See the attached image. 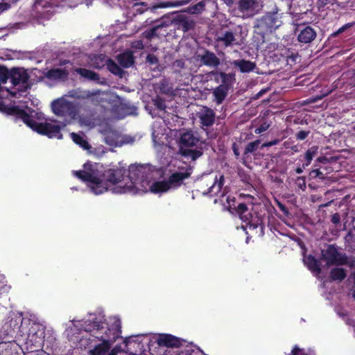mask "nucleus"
<instances>
[{"label": "nucleus", "mask_w": 355, "mask_h": 355, "mask_svg": "<svg viewBox=\"0 0 355 355\" xmlns=\"http://www.w3.org/2000/svg\"><path fill=\"white\" fill-rule=\"evenodd\" d=\"M103 317H94L92 320H87L83 324L84 330L90 332L92 335L102 340V343L96 345L89 351L90 355H104L111 347L121 333V322L119 320L114 322L113 328L107 327Z\"/></svg>", "instance_id": "nucleus-1"}, {"label": "nucleus", "mask_w": 355, "mask_h": 355, "mask_svg": "<svg viewBox=\"0 0 355 355\" xmlns=\"http://www.w3.org/2000/svg\"><path fill=\"white\" fill-rule=\"evenodd\" d=\"M235 201L234 197L227 196V202L229 208L234 209L236 214L246 224L245 227L242 226V227L248 228L250 230L254 231L256 234L262 236L264 233V224L262 219L258 216L254 217L245 203H239L237 207H235Z\"/></svg>", "instance_id": "nucleus-2"}, {"label": "nucleus", "mask_w": 355, "mask_h": 355, "mask_svg": "<svg viewBox=\"0 0 355 355\" xmlns=\"http://www.w3.org/2000/svg\"><path fill=\"white\" fill-rule=\"evenodd\" d=\"M51 108L55 115L64 117L66 123H70L78 114L76 106L72 102L64 99L53 101Z\"/></svg>", "instance_id": "nucleus-3"}, {"label": "nucleus", "mask_w": 355, "mask_h": 355, "mask_svg": "<svg viewBox=\"0 0 355 355\" xmlns=\"http://www.w3.org/2000/svg\"><path fill=\"white\" fill-rule=\"evenodd\" d=\"M321 257L328 266H344L348 264V257L345 252L339 251L336 244H329L322 250Z\"/></svg>", "instance_id": "nucleus-4"}, {"label": "nucleus", "mask_w": 355, "mask_h": 355, "mask_svg": "<svg viewBox=\"0 0 355 355\" xmlns=\"http://www.w3.org/2000/svg\"><path fill=\"white\" fill-rule=\"evenodd\" d=\"M355 26V21L345 24L338 30L333 32L327 38L329 45L340 47L352 37L354 31L352 28Z\"/></svg>", "instance_id": "nucleus-5"}, {"label": "nucleus", "mask_w": 355, "mask_h": 355, "mask_svg": "<svg viewBox=\"0 0 355 355\" xmlns=\"http://www.w3.org/2000/svg\"><path fill=\"white\" fill-rule=\"evenodd\" d=\"M74 174L83 182H88L91 190L95 194H101L106 191L105 182L101 178L94 175L93 173L80 170L75 171Z\"/></svg>", "instance_id": "nucleus-6"}, {"label": "nucleus", "mask_w": 355, "mask_h": 355, "mask_svg": "<svg viewBox=\"0 0 355 355\" xmlns=\"http://www.w3.org/2000/svg\"><path fill=\"white\" fill-rule=\"evenodd\" d=\"M32 12L37 19L48 20L53 15V4L49 0H36Z\"/></svg>", "instance_id": "nucleus-7"}, {"label": "nucleus", "mask_w": 355, "mask_h": 355, "mask_svg": "<svg viewBox=\"0 0 355 355\" xmlns=\"http://www.w3.org/2000/svg\"><path fill=\"white\" fill-rule=\"evenodd\" d=\"M128 177L135 187L143 186L148 178V168L141 164L131 165L128 169Z\"/></svg>", "instance_id": "nucleus-8"}, {"label": "nucleus", "mask_w": 355, "mask_h": 355, "mask_svg": "<svg viewBox=\"0 0 355 355\" xmlns=\"http://www.w3.org/2000/svg\"><path fill=\"white\" fill-rule=\"evenodd\" d=\"M32 129L39 134L46 135L49 138L57 137L61 139L62 137V135L60 132L61 127L54 123L48 122L38 123L35 121Z\"/></svg>", "instance_id": "nucleus-9"}, {"label": "nucleus", "mask_w": 355, "mask_h": 355, "mask_svg": "<svg viewBox=\"0 0 355 355\" xmlns=\"http://www.w3.org/2000/svg\"><path fill=\"white\" fill-rule=\"evenodd\" d=\"M126 170L123 167H116V168H109L105 170L101 179L105 182L106 191L109 187L114 185L123 180Z\"/></svg>", "instance_id": "nucleus-10"}, {"label": "nucleus", "mask_w": 355, "mask_h": 355, "mask_svg": "<svg viewBox=\"0 0 355 355\" xmlns=\"http://www.w3.org/2000/svg\"><path fill=\"white\" fill-rule=\"evenodd\" d=\"M6 112L12 116H14L17 119L21 120L27 126L31 129L35 125V121L33 119L32 116L30 115L26 110L20 108L17 105H12L7 107Z\"/></svg>", "instance_id": "nucleus-11"}, {"label": "nucleus", "mask_w": 355, "mask_h": 355, "mask_svg": "<svg viewBox=\"0 0 355 355\" xmlns=\"http://www.w3.org/2000/svg\"><path fill=\"white\" fill-rule=\"evenodd\" d=\"M191 175L190 169H187L184 172L176 171L173 173L166 180L170 189H177L180 187L184 180L189 178Z\"/></svg>", "instance_id": "nucleus-12"}, {"label": "nucleus", "mask_w": 355, "mask_h": 355, "mask_svg": "<svg viewBox=\"0 0 355 355\" xmlns=\"http://www.w3.org/2000/svg\"><path fill=\"white\" fill-rule=\"evenodd\" d=\"M211 74L214 76V80L216 83L221 82L220 85H223L230 89L236 80V75L234 73H227L223 71H214Z\"/></svg>", "instance_id": "nucleus-13"}, {"label": "nucleus", "mask_w": 355, "mask_h": 355, "mask_svg": "<svg viewBox=\"0 0 355 355\" xmlns=\"http://www.w3.org/2000/svg\"><path fill=\"white\" fill-rule=\"evenodd\" d=\"M157 343L160 347H179L182 345V340L171 334H162L158 336Z\"/></svg>", "instance_id": "nucleus-14"}, {"label": "nucleus", "mask_w": 355, "mask_h": 355, "mask_svg": "<svg viewBox=\"0 0 355 355\" xmlns=\"http://www.w3.org/2000/svg\"><path fill=\"white\" fill-rule=\"evenodd\" d=\"M10 81L13 86L25 84L28 81L29 75L26 70L21 68H12L10 71Z\"/></svg>", "instance_id": "nucleus-15"}, {"label": "nucleus", "mask_w": 355, "mask_h": 355, "mask_svg": "<svg viewBox=\"0 0 355 355\" xmlns=\"http://www.w3.org/2000/svg\"><path fill=\"white\" fill-rule=\"evenodd\" d=\"M198 58L201 64L207 67L216 68L220 64V59L216 55L208 49H204L203 53L199 55Z\"/></svg>", "instance_id": "nucleus-16"}, {"label": "nucleus", "mask_w": 355, "mask_h": 355, "mask_svg": "<svg viewBox=\"0 0 355 355\" xmlns=\"http://www.w3.org/2000/svg\"><path fill=\"white\" fill-rule=\"evenodd\" d=\"M216 42L225 48L238 44L235 34L230 30L222 31L216 38Z\"/></svg>", "instance_id": "nucleus-17"}, {"label": "nucleus", "mask_w": 355, "mask_h": 355, "mask_svg": "<svg viewBox=\"0 0 355 355\" xmlns=\"http://www.w3.org/2000/svg\"><path fill=\"white\" fill-rule=\"evenodd\" d=\"M316 35L317 33L315 29L310 26H306L300 30L297 35V40L301 43L309 44L315 39Z\"/></svg>", "instance_id": "nucleus-18"}, {"label": "nucleus", "mask_w": 355, "mask_h": 355, "mask_svg": "<svg viewBox=\"0 0 355 355\" xmlns=\"http://www.w3.org/2000/svg\"><path fill=\"white\" fill-rule=\"evenodd\" d=\"M69 76V71L66 69L53 68L45 73V77L52 80H65Z\"/></svg>", "instance_id": "nucleus-19"}, {"label": "nucleus", "mask_w": 355, "mask_h": 355, "mask_svg": "<svg viewBox=\"0 0 355 355\" xmlns=\"http://www.w3.org/2000/svg\"><path fill=\"white\" fill-rule=\"evenodd\" d=\"M198 141V138L194 136L192 131L182 133L180 138V146L187 148L196 146Z\"/></svg>", "instance_id": "nucleus-20"}, {"label": "nucleus", "mask_w": 355, "mask_h": 355, "mask_svg": "<svg viewBox=\"0 0 355 355\" xmlns=\"http://www.w3.org/2000/svg\"><path fill=\"white\" fill-rule=\"evenodd\" d=\"M216 114L213 110L205 107L204 112L199 116L202 126H211L215 122Z\"/></svg>", "instance_id": "nucleus-21"}, {"label": "nucleus", "mask_w": 355, "mask_h": 355, "mask_svg": "<svg viewBox=\"0 0 355 355\" xmlns=\"http://www.w3.org/2000/svg\"><path fill=\"white\" fill-rule=\"evenodd\" d=\"M225 178L223 175H220L219 179L216 178L211 185L207 191H202L203 195H209L210 196H216L221 190L224 184Z\"/></svg>", "instance_id": "nucleus-22"}, {"label": "nucleus", "mask_w": 355, "mask_h": 355, "mask_svg": "<svg viewBox=\"0 0 355 355\" xmlns=\"http://www.w3.org/2000/svg\"><path fill=\"white\" fill-rule=\"evenodd\" d=\"M232 64L239 67L241 73H250L256 68L255 62L244 59L234 60Z\"/></svg>", "instance_id": "nucleus-23"}, {"label": "nucleus", "mask_w": 355, "mask_h": 355, "mask_svg": "<svg viewBox=\"0 0 355 355\" xmlns=\"http://www.w3.org/2000/svg\"><path fill=\"white\" fill-rule=\"evenodd\" d=\"M191 0H176L171 1H164L158 3L155 5H153L150 10L151 11H155L157 8H171V7H178L181 6H184L189 3Z\"/></svg>", "instance_id": "nucleus-24"}, {"label": "nucleus", "mask_w": 355, "mask_h": 355, "mask_svg": "<svg viewBox=\"0 0 355 355\" xmlns=\"http://www.w3.org/2000/svg\"><path fill=\"white\" fill-rule=\"evenodd\" d=\"M261 22L270 31L277 29L281 25V21H279L278 17L274 14L264 16Z\"/></svg>", "instance_id": "nucleus-25"}, {"label": "nucleus", "mask_w": 355, "mask_h": 355, "mask_svg": "<svg viewBox=\"0 0 355 355\" xmlns=\"http://www.w3.org/2000/svg\"><path fill=\"white\" fill-rule=\"evenodd\" d=\"M347 277L346 270L340 268V267H334L330 270L329 278L331 282H342Z\"/></svg>", "instance_id": "nucleus-26"}, {"label": "nucleus", "mask_w": 355, "mask_h": 355, "mask_svg": "<svg viewBox=\"0 0 355 355\" xmlns=\"http://www.w3.org/2000/svg\"><path fill=\"white\" fill-rule=\"evenodd\" d=\"M74 71L87 80L98 81L100 80L99 74L90 69L80 67L76 68Z\"/></svg>", "instance_id": "nucleus-27"}, {"label": "nucleus", "mask_w": 355, "mask_h": 355, "mask_svg": "<svg viewBox=\"0 0 355 355\" xmlns=\"http://www.w3.org/2000/svg\"><path fill=\"white\" fill-rule=\"evenodd\" d=\"M280 55L286 60L288 64L292 65L295 63L296 59L298 57V53L291 49L283 48L281 49Z\"/></svg>", "instance_id": "nucleus-28"}, {"label": "nucleus", "mask_w": 355, "mask_h": 355, "mask_svg": "<svg viewBox=\"0 0 355 355\" xmlns=\"http://www.w3.org/2000/svg\"><path fill=\"white\" fill-rule=\"evenodd\" d=\"M230 89L224 87L223 85L217 86L213 91L214 101L217 105H220L227 97Z\"/></svg>", "instance_id": "nucleus-29"}, {"label": "nucleus", "mask_w": 355, "mask_h": 355, "mask_svg": "<svg viewBox=\"0 0 355 355\" xmlns=\"http://www.w3.org/2000/svg\"><path fill=\"white\" fill-rule=\"evenodd\" d=\"M304 264L312 272L320 273L322 270L320 261L313 255L307 256L304 260Z\"/></svg>", "instance_id": "nucleus-30"}, {"label": "nucleus", "mask_w": 355, "mask_h": 355, "mask_svg": "<svg viewBox=\"0 0 355 355\" xmlns=\"http://www.w3.org/2000/svg\"><path fill=\"white\" fill-rule=\"evenodd\" d=\"M170 190L166 180L157 181L150 186V191L153 193H164Z\"/></svg>", "instance_id": "nucleus-31"}, {"label": "nucleus", "mask_w": 355, "mask_h": 355, "mask_svg": "<svg viewBox=\"0 0 355 355\" xmlns=\"http://www.w3.org/2000/svg\"><path fill=\"white\" fill-rule=\"evenodd\" d=\"M117 60L119 64L124 68L131 67L135 62L133 55L130 52L120 54L118 56Z\"/></svg>", "instance_id": "nucleus-32"}, {"label": "nucleus", "mask_w": 355, "mask_h": 355, "mask_svg": "<svg viewBox=\"0 0 355 355\" xmlns=\"http://www.w3.org/2000/svg\"><path fill=\"white\" fill-rule=\"evenodd\" d=\"M318 146H313L306 151L303 159H300L302 162L304 167H307L310 165L313 157L318 153Z\"/></svg>", "instance_id": "nucleus-33"}, {"label": "nucleus", "mask_w": 355, "mask_h": 355, "mask_svg": "<svg viewBox=\"0 0 355 355\" xmlns=\"http://www.w3.org/2000/svg\"><path fill=\"white\" fill-rule=\"evenodd\" d=\"M176 21L178 24V27L181 28L184 32H187L193 27V22L192 20L188 19L184 15H179L176 18Z\"/></svg>", "instance_id": "nucleus-34"}, {"label": "nucleus", "mask_w": 355, "mask_h": 355, "mask_svg": "<svg viewBox=\"0 0 355 355\" xmlns=\"http://www.w3.org/2000/svg\"><path fill=\"white\" fill-rule=\"evenodd\" d=\"M180 154L185 157H189L192 160H196L202 155V152L200 150L190 149L180 146Z\"/></svg>", "instance_id": "nucleus-35"}, {"label": "nucleus", "mask_w": 355, "mask_h": 355, "mask_svg": "<svg viewBox=\"0 0 355 355\" xmlns=\"http://www.w3.org/2000/svg\"><path fill=\"white\" fill-rule=\"evenodd\" d=\"M165 26H166V24L164 22H162L149 30H146L143 33V35L146 39L150 40L155 37H159V33H158V31Z\"/></svg>", "instance_id": "nucleus-36"}, {"label": "nucleus", "mask_w": 355, "mask_h": 355, "mask_svg": "<svg viewBox=\"0 0 355 355\" xmlns=\"http://www.w3.org/2000/svg\"><path fill=\"white\" fill-rule=\"evenodd\" d=\"M107 70L112 73L122 76L123 73V69L111 58H109L106 62Z\"/></svg>", "instance_id": "nucleus-37"}, {"label": "nucleus", "mask_w": 355, "mask_h": 355, "mask_svg": "<svg viewBox=\"0 0 355 355\" xmlns=\"http://www.w3.org/2000/svg\"><path fill=\"white\" fill-rule=\"evenodd\" d=\"M345 243L349 252H355V234L352 231L348 232L345 236Z\"/></svg>", "instance_id": "nucleus-38"}, {"label": "nucleus", "mask_w": 355, "mask_h": 355, "mask_svg": "<svg viewBox=\"0 0 355 355\" xmlns=\"http://www.w3.org/2000/svg\"><path fill=\"white\" fill-rule=\"evenodd\" d=\"M71 137L75 144L79 145L83 149L88 150L90 148V145L87 141L84 139V138L79 134L72 132L71 134Z\"/></svg>", "instance_id": "nucleus-39"}, {"label": "nucleus", "mask_w": 355, "mask_h": 355, "mask_svg": "<svg viewBox=\"0 0 355 355\" xmlns=\"http://www.w3.org/2000/svg\"><path fill=\"white\" fill-rule=\"evenodd\" d=\"M256 4L254 0H240L239 1V10L241 12H247L252 9Z\"/></svg>", "instance_id": "nucleus-40"}, {"label": "nucleus", "mask_w": 355, "mask_h": 355, "mask_svg": "<svg viewBox=\"0 0 355 355\" xmlns=\"http://www.w3.org/2000/svg\"><path fill=\"white\" fill-rule=\"evenodd\" d=\"M261 144V141L259 139H257L254 141L248 143L244 150V155H246L249 153H254L257 150L259 145Z\"/></svg>", "instance_id": "nucleus-41"}, {"label": "nucleus", "mask_w": 355, "mask_h": 355, "mask_svg": "<svg viewBox=\"0 0 355 355\" xmlns=\"http://www.w3.org/2000/svg\"><path fill=\"white\" fill-rule=\"evenodd\" d=\"M205 3L203 1H199L196 4L191 6L188 8L189 12L191 14L200 13L205 9Z\"/></svg>", "instance_id": "nucleus-42"}, {"label": "nucleus", "mask_w": 355, "mask_h": 355, "mask_svg": "<svg viewBox=\"0 0 355 355\" xmlns=\"http://www.w3.org/2000/svg\"><path fill=\"white\" fill-rule=\"evenodd\" d=\"M159 88L162 93L168 94L171 92L168 81L166 79L162 80L159 83Z\"/></svg>", "instance_id": "nucleus-43"}, {"label": "nucleus", "mask_w": 355, "mask_h": 355, "mask_svg": "<svg viewBox=\"0 0 355 355\" xmlns=\"http://www.w3.org/2000/svg\"><path fill=\"white\" fill-rule=\"evenodd\" d=\"M309 175L312 178H318L322 180L326 179L325 174L321 171V168L313 169Z\"/></svg>", "instance_id": "nucleus-44"}, {"label": "nucleus", "mask_w": 355, "mask_h": 355, "mask_svg": "<svg viewBox=\"0 0 355 355\" xmlns=\"http://www.w3.org/2000/svg\"><path fill=\"white\" fill-rule=\"evenodd\" d=\"M154 105L157 109L159 110H164L166 107L165 101L162 98L157 96L154 100Z\"/></svg>", "instance_id": "nucleus-45"}, {"label": "nucleus", "mask_w": 355, "mask_h": 355, "mask_svg": "<svg viewBox=\"0 0 355 355\" xmlns=\"http://www.w3.org/2000/svg\"><path fill=\"white\" fill-rule=\"evenodd\" d=\"M288 355H310L309 353L306 352V350L303 348H300L297 345H295L290 354Z\"/></svg>", "instance_id": "nucleus-46"}, {"label": "nucleus", "mask_w": 355, "mask_h": 355, "mask_svg": "<svg viewBox=\"0 0 355 355\" xmlns=\"http://www.w3.org/2000/svg\"><path fill=\"white\" fill-rule=\"evenodd\" d=\"M309 130H300L297 133L295 134V138L297 140L302 141L306 139V137L309 135Z\"/></svg>", "instance_id": "nucleus-47"}, {"label": "nucleus", "mask_w": 355, "mask_h": 355, "mask_svg": "<svg viewBox=\"0 0 355 355\" xmlns=\"http://www.w3.org/2000/svg\"><path fill=\"white\" fill-rule=\"evenodd\" d=\"M146 62L148 63H149L151 65H153V64H158V58H157V56L154 54H148L147 56H146Z\"/></svg>", "instance_id": "nucleus-48"}, {"label": "nucleus", "mask_w": 355, "mask_h": 355, "mask_svg": "<svg viewBox=\"0 0 355 355\" xmlns=\"http://www.w3.org/2000/svg\"><path fill=\"white\" fill-rule=\"evenodd\" d=\"M279 142V139H274L272 141L263 143L261 145V149H263V148H264L266 147H270V146H275V145L278 144Z\"/></svg>", "instance_id": "nucleus-49"}, {"label": "nucleus", "mask_w": 355, "mask_h": 355, "mask_svg": "<svg viewBox=\"0 0 355 355\" xmlns=\"http://www.w3.org/2000/svg\"><path fill=\"white\" fill-rule=\"evenodd\" d=\"M277 207H279V209L285 214V215H288L289 214V211H288V209L286 207V206L285 205H284L283 203L279 202V201H277Z\"/></svg>", "instance_id": "nucleus-50"}, {"label": "nucleus", "mask_w": 355, "mask_h": 355, "mask_svg": "<svg viewBox=\"0 0 355 355\" xmlns=\"http://www.w3.org/2000/svg\"><path fill=\"white\" fill-rule=\"evenodd\" d=\"M331 221L335 225H338L340 223V216L338 213H335L331 216Z\"/></svg>", "instance_id": "nucleus-51"}, {"label": "nucleus", "mask_w": 355, "mask_h": 355, "mask_svg": "<svg viewBox=\"0 0 355 355\" xmlns=\"http://www.w3.org/2000/svg\"><path fill=\"white\" fill-rule=\"evenodd\" d=\"M185 66V62L183 60H176L174 62H173V67H178V68H180V69H183Z\"/></svg>", "instance_id": "nucleus-52"}, {"label": "nucleus", "mask_w": 355, "mask_h": 355, "mask_svg": "<svg viewBox=\"0 0 355 355\" xmlns=\"http://www.w3.org/2000/svg\"><path fill=\"white\" fill-rule=\"evenodd\" d=\"M10 8V4L6 2L0 3V14Z\"/></svg>", "instance_id": "nucleus-53"}, {"label": "nucleus", "mask_w": 355, "mask_h": 355, "mask_svg": "<svg viewBox=\"0 0 355 355\" xmlns=\"http://www.w3.org/2000/svg\"><path fill=\"white\" fill-rule=\"evenodd\" d=\"M193 353L194 350L190 347L181 351L180 355H193Z\"/></svg>", "instance_id": "nucleus-54"}, {"label": "nucleus", "mask_w": 355, "mask_h": 355, "mask_svg": "<svg viewBox=\"0 0 355 355\" xmlns=\"http://www.w3.org/2000/svg\"><path fill=\"white\" fill-rule=\"evenodd\" d=\"M232 150L234 152V154L236 158L238 159L239 157L240 156V153H239V148L236 143H234L232 144Z\"/></svg>", "instance_id": "nucleus-55"}, {"label": "nucleus", "mask_w": 355, "mask_h": 355, "mask_svg": "<svg viewBox=\"0 0 355 355\" xmlns=\"http://www.w3.org/2000/svg\"><path fill=\"white\" fill-rule=\"evenodd\" d=\"M100 93H101V91L99 89H97V90H96L94 92H89V91H88L87 92L86 96H87V98H91V97H93V96H94L96 95L100 94Z\"/></svg>", "instance_id": "nucleus-56"}, {"label": "nucleus", "mask_w": 355, "mask_h": 355, "mask_svg": "<svg viewBox=\"0 0 355 355\" xmlns=\"http://www.w3.org/2000/svg\"><path fill=\"white\" fill-rule=\"evenodd\" d=\"M316 161L319 163L325 164L329 162V159L325 156H321V157H318Z\"/></svg>", "instance_id": "nucleus-57"}, {"label": "nucleus", "mask_w": 355, "mask_h": 355, "mask_svg": "<svg viewBox=\"0 0 355 355\" xmlns=\"http://www.w3.org/2000/svg\"><path fill=\"white\" fill-rule=\"evenodd\" d=\"M324 96H325V95H322V96H314V97L310 98H309V103H315V102L318 101V100L322 99Z\"/></svg>", "instance_id": "nucleus-58"}, {"label": "nucleus", "mask_w": 355, "mask_h": 355, "mask_svg": "<svg viewBox=\"0 0 355 355\" xmlns=\"http://www.w3.org/2000/svg\"><path fill=\"white\" fill-rule=\"evenodd\" d=\"M304 168H306V167H304V164H302V166H299L295 168V172L297 174H301Z\"/></svg>", "instance_id": "nucleus-59"}, {"label": "nucleus", "mask_w": 355, "mask_h": 355, "mask_svg": "<svg viewBox=\"0 0 355 355\" xmlns=\"http://www.w3.org/2000/svg\"><path fill=\"white\" fill-rule=\"evenodd\" d=\"M266 129H267V127H264V126L261 125L259 128H258L255 132H256V133H261V132L266 130Z\"/></svg>", "instance_id": "nucleus-60"}, {"label": "nucleus", "mask_w": 355, "mask_h": 355, "mask_svg": "<svg viewBox=\"0 0 355 355\" xmlns=\"http://www.w3.org/2000/svg\"><path fill=\"white\" fill-rule=\"evenodd\" d=\"M136 48H138V49H143L144 48V46H143V43L141 41H138L137 42V45L135 46Z\"/></svg>", "instance_id": "nucleus-61"}, {"label": "nucleus", "mask_w": 355, "mask_h": 355, "mask_svg": "<svg viewBox=\"0 0 355 355\" xmlns=\"http://www.w3.org/2000/svg\"><path fill=\"white\" fill-rule=\"evenodd\" d=\"M97 59H96V60L94 61V67L95 68H97V69H100L101 68L102 66H103L104 64H102L101 65H100L97 62H96Z\"/></svg>", "instance_id": "nucleus-62"}, {"label": "nucleus", "mask_w": 355, "mask_h": 355, "mask_svg": "<svg viewBox=\"0 0 355 355\" xmlns=\"http://www.w3.org/2000/svg\"><path fill=\"white\" fill-rule=\"evenodd\" d=\"M69 60H60V66H62V65H64V64H67V63H69Z\"/></svg>", "instance_id": "nucleus-63"}, {"label": "nucleus", "mask_w": 355, "mask_h": 355, "mask_svg": "<svg viewBox=\"0 0 355 355\" xmlns=\"http://www.w3.org/2000/svg\"><path fill=\"white\" fill-rule=\"evenodd\" d=\"M116 352L115 351V349H112L109 354L108 355H116Z\"/></svg>", "instance_id": "nucleus-64"}]
</instances>
